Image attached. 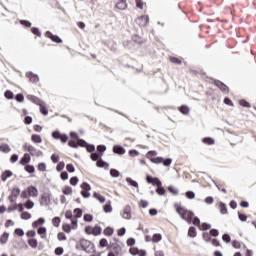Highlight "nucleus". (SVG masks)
I'll return each instance as SVG.
<instances>
[{"instance_id": "f257e3e1", "label": "nucleus", "mask_w": 256, "mask_h": 256, "mask_svg": "<svg viewBox=\"0 0 256 256\" xmlns=\"http://www.w3.org/2000/svg\"><path fill=\"white\" fill-rule=\"evenodd\" d=\"M146 158L154 163L155 165H164V167H171V163H173V159L171 158H163L161 156H157V151L150 150L146 153Z\"/></svg>"}, {"instance_id": "f03ea898", "label": "nucleus", "mask_w": 256, "mask_h": 256, "mask_svg": "<svg viewBox=\"0 0 256 256\" xmlns=\"http://www.w3.org/2000/svg\"><path fill=\"white\" fill-rule=\"evenodd\" d=\"M174 208L176 213L181 219H183V221H186L189 225L193 223V217H195V213L193 211L188 210L179 203H175Z\"/></svg>"}, {"instance_id": "7ed1b4c3", "label": "nucleus", "mask_w": 256, "mask_h": 256, "mask_svg": "<svg viewBox=\"0 0 256 256\" xmlns=\"http://www.w3.org/2000/svg\"><path fill=\"white\" fill-rule=\"evenodd\" d=\"M80 247L81 251H85V253H96L95 244L85 238H80Z\"/></svg>"}, {"instance_id": "20e7f679", "label": "nucleus", "mask_w": 256, "mask_h": 256, "mask_svg": "<svg viewBox=\"0 0 256 256\" xmlns=\"http://www.w3.org/2000/svg\"><path fill=\"white\" fill-rule=\"evenodd\" d=\"M106 151L107 146L100 144L97 146V150L90 155V159L92 161H99V159H103V155Z\"/></svg>"}, {"instance_id": "39448f33", "label": "nucleus", "mask_w": 256, "mask_h": 256, "mask_svg": "<svg viewBox=\"0 0 256 256\" xmlns=\"http://www.w3.org/2000/svg\"><path fill=\"white\" fill-rule=\"evenodd\" d=\"M24 151H27L32 157H43V151L37 150V148L33 147L31 144H24Z\"/></svg>"}, {"instance_id": "423d86ee", "label": "nucleus", "mask_w": 256, "mask_h": 256, "mask_svg": "<svg viewBox=\"0 0 256 256\" xmlns=\"http://www.w3.org/2000/svg\"><path fill=\"white\" fill-rule=\"evenodd\" d=\"M81 192L80 195L84 198V199H89V197H91V185L87 182H83L81 185Z\"/></svg>"}, {"instance_id": "0eeeda50", "label": "nucleus", "mask_w": 256, "mask_h": 256, "mask_svg": "<svg viewBox=\"0 0 256 256\" xmlns=\"http://www.w3.org/2000/svg\"><path fill=\"white\" fill-rule=\"evenodd\" d=\"M87 145V142L85 139H79V140H68V147H71L72 149H79V147H85Z\"/></svg>"}, {"instance_id": "6e6552de", "label": "nucleus", "mask_w": 256, "mask_h": 256, "mask_svg": "<svg viewBox=\"0 0 256 256\" xmlns=\"http://www.w3.org/2000/svg\"><path fill=\"white\" fill-rule=\"evenodd\" d=\"M19 195H21V189L18 186H14L11 190V194L8 196V201H10V203H15Z\"/></svg>"}, {"instance_id": "1a4fd4ad", "label": "nucleus", "mask_w": 256, "mask_h": 256, "mask_svg": "<svg viewBox=\"0 0 256 256\" xmlns=\"http://www.w3.org/2000/svg\"><path fill=\"white\" fill-rule=\"evenodd\" d=\"M212 81H213V85L218 87V89H220L222 93H229V86H227L225 83L217 79H212Z\"/></svg>"}, {"instance_id": "9d476101", "label": "nucleus", "mask_w": 256, "mask_h": 256, "mask_svg": "<svg viewBox=\"0 0 256 256\" xmlns=\"http://www.w3.org/2000/svg\"><path fill=\"white\" fill-rule=\"evenodd\" d=\"M51 203V194L49 192H44L40 197V205H45V207H49Z\"/></svg>"}, {"instance_id": "9b49d317", "label": "nucleus", "mask_w": 256, "mask_h": 256, "mask_svg": "<svg viewBox=\"0 0 256 256\" xmlns=\"http://www.w3.org/2000/svg\"><path fill=\"white\" fill-rule=\"evenodd\" d=\"M45 37H47V39H51V41H53V43H63V39H61V37L55 35V34H52L51 31H46L45 32Z\"/></svg>"}, {"instance_id": "f8f14e48", "label": "nucleus", "mask_w": 256, "mask_h": 256, "mask_svg": "<svg viewBox=\"0 0 256 256\" xmlns=\"http://www.w3.org/2000/svg\"><path fill=\"white\" fill-rule=\"evenodd\" d=\"M161 179H159V177H153L151 175H146V183H148V185H153L154 187H157V185L160 184Z\"/></svg>"}, {"instance_id": "ddd939ff", "label": "nucleus", "mask_w": 256, "mask_h": 256, "mask_svg": "<svg viewBox=\"0 0 256 256\" xmlns=\"http://www.w3.org/2000/svg\"><path fill=\"white\" fill-rule=\"evenodd\" d=\"M26 99H28V101H31L32 103H34V105H45V103L43 102V100H41L39 97L35 96V95H27Z\"/></svg>"}, {"instance_id": "4468645a", "label": "nucleus", "mask_w": 256, "mask_h": 256, "mask_svg": "<svg viewBox=\"0 0 256 256\" xmlns=\"http://www.w3.org/2000/svg\"><path fill=\"white\" fill-rule=\"evenodd\" d=\"M136 21L138 25H140V27H147V25H149V16L143 15L139 17Z\"/></svg>"}, {"instance_id": "2eb2a0df", "label": "nucleus", "mask_w": 256, "mask_h": 256, "mask_svg": "<svg viewBox=\"0 0 256 256\" xmlns=\"http://www.w3.org/2000/svg\"><path fill=\"white\" fill-rule=\"evenodd\" d=\"M31 163V155L29 153H25L23 157L19 160V165L25 167Z\"/></svg>"}, {"instance_id": "dca6fc26", "label": "nucleus", "mask_w": 256, "mask_h": 256, "mask_svg": "<svg viewBox=\"0 0 256 256\" xmlns=\"http://www.w3.org/2000/svg\"><path fill=\"white\" fill-rule=\"evenodd\" d=\"M112 151L115 155H125L126 153L125 148L119 144L114 145Z\"/></svg>"}, {"instance_id": "f3484780", "label": "nucleus", "mask_w": 256, "mask_h": 256, "mask_svg": "<svg viewBox=\"0 0 256 256\" xmlns=\"http://www.w3.org/2000/svg\"><path fill=\"white\" fill-rule=\"evenodd\" d=\"M155 191H156L157 195H159L160 197H163L167 193V190L163 186V182H160L159 184H157Z\"/></svg>"}, {"instance_id": "a211bd4d", "label": "nucleus", "mask_w": 256, "mask_h": 256, "mask_svg": "<svg viewBox=\"0 0 256 256\" xmlns=\"http://www.w3.org/2000/svg\"><path fill=\"white\" fill-rule=\"evenodd\" d=\"M96 167H98L99 169H109V163L103 160V158H99L96 161Z\"/></svg>"}, {"instance_id": "6ab92c4d", "label": "nucleus", "mask_w": 256, "mask_h": 256, "mask_svg": "<svg viewBox=\"0 0 256 256\" xmlns=\"http://www.w3.org/2000/svg\"><path fill=\"white\" fill-rule=\"evenodd\" d=\"M123 219L130 220L131 219V206L126 205L123 209V214H122Z\"/></svg>"}, {"instance_id": "aec40b11", "label": "nucleus", "mask_w": 256, "mask_h": 256, "mask_svg": "<svg viewBox=\"0 0 256 256\" xmlns=\"http://www.w3.org/2000/svg\"><path fill=\"white\" fill-rule=\"evenodd\" d=\"M26 77L31 81V83H38L39 81V75L33 73V72H27Z\"/></svg>"}, {"instance_id": "412c9836", "label": "nucleus", "mask_w": 256, "mask_h": 256, "mask_svg": "<svg viewBox=\"0 0 256 256\" xmlns=\"http://www.w3.org/2000/svg\"><path fill=\"white\" fill-rule=\"evenodd\" d=\"M27 190H28L30 197H37V195H39V190L34 185L28 186Z\"/></svg>"}, {"instance_id": "4be33fe9", "label": "nucleus", "mask_w": 256, "mask_h": 256, "mask_svg": "<svg viewBox=\"0 0 256 256\" xmlns=\"http://www.w3.org/2000/svg\"><path fill=\"white\" fill-rule=\"evenodd\" d=\"M107 249H108V251H111V249H113V251H115L116 255H119V249H121V248H120L119 244L110 242L108 244Z\"/></svg>"}, {"instance_id": "5701e85b", "label": "nucleus", "mask_w": 256, "mask_h": 256, "mask_svg": "<svg viewBox=\"0 0 256 256\" xmlns=\"http://www.w3.org/2000/svg\"><path fill=\"white\" fill-rule=\"evenodd\" d=\"M101 233H103V228H101V226L96 224L94 227H92V235L94 237H98V235H101Z\"/></svg>"}, {"instance_id": "b1692460", "label": "nucleus", "mask_w": 256, "mask_h": 256, "mask_svg": "<svg viewBox=\"0 0 256 256\" xmlns=\"http://www.w3.org/2000/svg\"><path fill=\"white\" fill-rule=\"evenodd\" d=\"M116 9H119L120 11H125L127 9V0H120L116 5Z\"/></svg>"}, {"instance_id": "393cba45", "label": "nucleus", "mask_w": 256, "mask_h": 256, "mask_svg": "<svg viewBox=\"0 0 256 256\" xmlns=\"http://www.w3.org/2000/svg\"><path fill=\"white\" fill-rule=\"evenodd\" d=\"M9 177H13V172L11 170H5L1 175V181L5 182Z\"/></svg>"}, {"instance_id": "a878e982", "label": "nucleus", "mask_w": 256, "mask_h": 256, "mask_svg": "<svg viewBox=\"0 0 256 256\" xmlns=\"http://www.w3.org/2000/svg\"><path fill=\"white\" fill-rule=\"evenodd\" d=\"M188 237L195 239V237H197V228L190 226L188 229Z\"/></svg>"}, {"instance_id": "bb28decb", "label": "nucleus", "mask_w": 256, "mask_h": 256, "mask_svg": "<svg viewBox=\"0 0 256 256\" xmlns=\"http://www.w3.org/2000/svg\"><path fill=\"white\" fill-rule=\"evenodd\" d=\"M29 247H31L32 249H37L39 242L37 241L36 238H29L27 241Z\"/></svg>"}, {"instance_id": "cd10ccee", "label": "nucleus", "mask_w": 256, "mask_h": 256, "mask_svg": "<svg viewBox=\"0 0 256 256\" xmlns=\"http://www.w3.org/2000/svg\"><path fill=\"white\" fill-rule=\"evenodd\" d=\"M103 233L106 237H111L115 233V229L111 226H107L104 230Z\"/></svg>"}, {"instance_id": "c85d7f7f", "label": "nucleus", "mask_w": 256, "mask_h": 256, "mask_svg": "<svg viewBox=\"0 0 256 256\" xmlns=\"http://www.w3.org/2000/svg\"><path fill=\"white\" fill-rule=\"evenodd\" d=\"M126 183H128V185H130V187H135V189H139V183L137 181L133 180V178H131V177L126 178Z\"/></svg>"}, {"instance_id": "c756f323", "label": "nucleus", "mask_w": 256, "mask_h": 256, "mask_svg": "<svg viewBox=\"0 0 256 256\" xmlns=\"http://www.w3.org/2000/svg\"><path fill=\"white\" fill-rule=\"evenodd\" d=\"M0 151L1 153H11V147L9 144L2 143L0 144Z\"/></svg>"}, {"instance_id": "7c9ffc66", "label": "nucleus", "mask_w": 256, "mask_h": 256, "mask_svg": "<svg viewBox=\"0 0 256 256\" xmlns=\"http://www.w3.org/2000/svg\"><path fill=\"white\" fill-rule=\"evenodd\" d=\"M202 143H204V145H215V138H213V137H204L202 139Z\"/></svg>"}, {"instance_id": "2f4dec72", "label": "nucleus", "mask_w": 256, "mask_h": 256, "mask_svg": "<svg viewBox=\"0 0 256 256\" xmlns=\"http://www.w3.org/2000/svg\"><path fill=\"white\" fill-rule=\"evenodd\" d=\"M37 233L41 236L42 239H45V235H47V228L45 226H40L37 229Z\"/></svg>"}, {"instance_id": "473e14b6", "label": "nucleus", "mask_w": 256, "mask_h": 256, "mask_svg": "<svg viewBox=\"0 0 256 256\" xmlns=\"http://www.w3.org/2000/svg\"><path fill=\"white\" fill-rule=\"evenodd\" d=\"M178 111H180L182 113V115H189V106L183 104L180 107H178Z\"/></svg>"}, {"instance_id": "72a5a7b5", "label": "nucleus", "mask_w": 256, "mask_h": 256, "mask_svg": "<svg viewBox=\"0 0 256 256\" xmlns=\"http://www.w3.org/2000/svg\"><path fill=\"white\" fill-rule=\"evenodd\" d=\"M93 197H94V199H97V201H99V203H105V201H106L105 196L101 195L99 192H94Z\"/></svg>"}, {"instance_id": "f704fd0d", "label": "nucleus", "mask_w": 256, "mask_h": 256, "mask_svg": "<svg viewBox=\"0 0 256 256\" xmlns=\"http://www.w3.org/2000/svg\"><path fill=\"white\" fill-rule=\"evenodd\" d=\"M31 141L33 143H43V138H41V135H39V134H32Z\"/></svg>"}, {"instance_id": "c9c22d12", "label": "nucleus", "mask_w": 256, "mask_h": 256, "mask_svg": "<svg viewBox=\"0 0 256 256\" xmlns=\"http://www.w3.org/2000/svg\"><path fill=\"white\" fill-rule=\"evenodd\" d=\"M24 171H26V173H29V175H33V173H35V166L31 164H26V166H24Z\"/></svg>"}, {"instance_id": "e433bc0d", "label": "nucleus", "mask_w": 256, "mask_h": 256, "mask_svg": "<svg viewBox=\"0 0 256 256\" xmlns=\"http://www.w3.org/2000/svg\"><path fill=\"white\" fill-rule=\"evenodd\" d=\"M9 241V232H4L0 237L1 245H5Z\"/></svg>"}, {"instance_id": "4c0bfd02", "label": "nucleus", "mask_w": 256, "mask_h": 256, "mask_svg": "<svg viewBox=\"0 0 256 256\" xmlns=\"http://www.w3.org/2000/svg\"><path fill=\"white\" fill-rule=\"evenodd\" d=\"M84 147H85L87 153H91V155H93V153H95V144H90L87 142V144H85Z\"/></svg>"}, {"instance_id": "58836bf2", "label": "nucleus", "mask_w": 256, "mask_h": 256, "mask_svg": "<svg viewBox=\"0 0 256 256\" xmlns=\"http://www.w3.org/2000/svg\"><path fill=\"white\" fill-rule=\"evenodd\" d=\"M4 97H5V99H8L9 101H11V100L15 99V94L11 90H6L4 92Z\"/></svg>"}, {"instance_id": "ea45409f", "label": "nucleus", "mask_w": 256, "mask_h": 256, "mask_svg": "<svg viewBox=\"0 0 256 256\" xmlns=\"http://www.w3.org/2000/svg\"><path fill=\"white\" fill-rule=\"evenodd\" d=\"M104 213H111L113 211V206H111V201L106 202L103 206Z\"/></svg>"}, {"instance_id": "a19ab883", "label": "nucleus", "mask_w": 256, "mask_h": 256, "mask_svg": "<svg viewBox=\"0 0 256 256\" xmlns=\"http://www.w3.org/2000/svg\"><path fill=\"white\" fill-rule=\"evenodd\" d=\"M219 209L221 215H227V204H225L224 202H219Z\"/></svg>"}, {"instance_id": "79ce46f5", "label": "nucleus", "mask_w": 256, "mask_h": 256, "mask_svg": "<svg viewBox=\"0 0 256 256\" xmlns=\"http://www.w3.org/2000/svg\"><path fill=\"white\" fill-rule=\"evenodd\" d=\"M163 239V235L161 233H155L152 236V243H159Z\"/></svg>"}, {"instance_id": "37998d69", "label": "nucleus", "mask_w": 256, "mask_h": 256, "mask_svg": "<svg viewBox=\"0 0 256 256\" xmlns=\"http://www.w3.org/2000/svg\"><path fill=\"white\" fill-rule=\"evenodd\" d=\"M74 217H75V219H81V217H83V209L75 208L74 209Z\"/></svg>"}, {"instance_id": "c03bdc74", "label": "nucleus", "mask_w": 256, "mask_h": 256, "mask_svg": "<svg viewBox=\"0 0 256 256\" xmlns=\"http://www.w3.org/2000/svg\"><path fill=\"white\" fill-rule=\"evenodd\" d=\"M98 247H99L100 249H104V247H109V242L107 241L106 238H102V239H100V241H99Z\"/></svg>"}, {"instance_id": "a18cd8bd", "label": "nucleus", "mask_w": 256, "mask_h": 256, "mask_svg": "<svg viewBox=\"0 0 256 256\" xmlns=\"http://www.w3.org/2000/svg\"><path fill=\"white\" fill-rule=\"evenodd\" d=\"M121 175V172L119 170L112 168L110 169V176L113 177L114 179H117Z\"/></svg>"}, {"instance_id": "49530a36", "label": "nucleus", "mask_w": 256, "mask_h": 256, "mask_svg": "<svg viewBox=\"0 0 256 256\" xmlns=\"http://www.w3.org/2000/svg\"><path fill=\"white\" fill-rule=\"evenodd\" d=\"M72 229H73V227L71 226V224L64 223L62 225V231H64V233H71Z\"/></svg>"}, {"instance_id": "de8ad7c7", "label": "nucleus", "mask_w": 256, "mask_h": 256, "mask_svg": "<svg viewBox=\"0 0 256 256\" xmlns=\"http://www.w3.org/2000/svg\"><path fill=\"white\" fill-rule=\"evenodd\" d=\"M132 41L134 43H137V45H142L143 38H141L139 35L135 34L134 36H132Z\"/></svg>"}, {"instance_id": "09e8293b", "label": "nucleus", "mask_w": 256, "mask_h": 256, "mask_svg": "<svg viewBox=\"0 0 256 256\" xmlns=\"http://www.w3.org/2000/svg\"><path fill=\"white\" fill-rule=\"evenodd\" d=\"M199 229L200 231H209V229H211V224L204 222L200 224Z\"/></svg>"}, {"instance_id": "8fccbe9b", "label": "nucleus", "mask_w": 256, "mask_h": 256, "mask_svg": "<svg viewBox=\"0 0 256 256\" xmlns=\"http://www.w3.org/2000/svg\"><path fill=\"white\" fill-rule=\"evenodd\" d=\"M24 207H25V209H33V207H35V202H33L31 199H28L24 203Z\"/></svg>"}, {"instance_id": "3c124183", "label": "nucleus", "mask_w": 256, "mask_h": 256, "mask_svg": "<svg viewBox=\"0 0 256 256\" xmlns=\"http://www.w3.org/2000/svg\"><path fill=\"white\" fill-rule=\"evenodd\" d=\"M192 225H195V227H201V219L197 216L192 217Z\"/></svg>"}, {"instance_id": "603ef678", "label": "nucleus", "mask_w": 256, "mask_h": 256, "mask_svg": "<svg viewBox=\"0 0 256 256\" xmlns=\"http://www.w3.org/2000/svg\"><path fill=\"white\" fill-rule=\"evenodd\" d=\"M239 105H241V107H245L246 109H251V103H249L247 100L245 99H241L239 101Z\"/></svg>"}, {"instance_id": "864d4df0", "label": "nucleus", "mask_w": 256, "mask_h": 256, "mask_svg": "<svg viewBox=\"0 0 256 256\" xmlns=\"http://www.w3.org/2000/svg\"><path fill=\"white\" fill-rule=\"evenodd\" d=\"M70 185H72V187H77V184L79 183V177L77 176H73L70 178L69 180Z\"/></svg>"}, {"instance_id": "5fc2aeb1", "label": "nucleus", "mask_w": 256, "mask_h": 256, "mask_svg": "<svg viewBox=\"0 0 256 256\" xmlns=\"http://www.w3.org/2000/svg\"><path fill=\"white\" fill-rule=\"evenodd\" d=\"M21 219H23L24 221H29V219H31V213L24 211L20 214Z\"/></svg>"}, {"instance_id": "6e6d98bb", "label": "nucleus", "mask_w": 256, "mask_h": 256, "mask_svg": "<svg viewBox=\"0 0 256 256\" xmlns=\"http://www.w3.org/2000/svg\"><path fill=\"white\" fill-rule=\"evenodd\" d=\"M63 195H72L73 188L71 186H65L62 190Z\"/></svg>"}, {"instance_id": "4d7b16f0", "label": "nucleus", "mask_w": 256, "mask_h": 256, "mask_svg": "<svg viewBox=\"0 0 256 256\" xmlns=\"http://www.w3.org/2000/svg\"><path fill=\"white\" fill-rule=\"evenodd\" d=\"M168 191L172 195H179V189L175 188L173 185L168 186Z\"/></svg>"}, {"instance_id": "13d9d810", "label": "nucleus", "mask_w": 256, "mask_h": 256, "mask_svg": "<svg viewBox=\"0 0 256 256\" xmlns=\"http://www.w3.org/2000/svg\"><path fill=\"white\" fill-rule=\"evenodd\" d=\"M52 225H54L55 227H59L61 225V217L55 216L52 219Z\"/></svg>"}, {"instance_id": "bf43d9fd", "label": "nucleus", "mask_w": 256, "mask_h": 256, "mask_svg": "<svg viewBox=\"0 0 256 256\" xmlns=\"http://www.w3.org/2000/svg\"><path fill=\"white\" fill-rule=\"evenodd\" d=\"M63 169H65V162L64 161L58 162L56 166V171H58V173H61Z\"/></svg>"}, {"instance_id": "052dcab7", "label": "nucleus", "mask_w": 256, "mask_h": 256, "mask_svg": "<svg viewBox=\"0 0 256 256\" xmlns=\"http://www.w3.org/2000/svg\"><path fill=\"white\" fill-rule=\"evenodd\" d=\"M38 171H41L44 173V171H47V164L45 162H40L37 166Z\"/></svg>"}, {"instance_id": "680f3d73", "label": "nucleus", "mask_w": 256, "mask_h": 256, "mask_svg": "<svg viewBox=\"0 0 256 256\" xmlns=\"http://www.w3.org/2000/svg\"><path fill=\"white\" fill-rule=\"evenodd\" d=\"M211 234L209 232L202 233V238L206 241V243H211Z\"/></svg>"}, {"instance_id": "e2e57ef3", "label": "nucleus", "mask_w": 256, "mask_h": 256, "mask_svg": "<svg viewBox=\"0 0 256 256\" xmlns=\"http://www.w3.org/2000/svg\"><path fill=\"white\" fill-rule=\"evenodd\" d=\"M39 107H40V113L42 115L44 116L49 115V109H47L44 104H41Z\"/></svg>"}, {"instance_id": "0e129e2a", "label": "nucleus", "mask_w": 256, "mask_h": 256, "mask_svg": "<svg viewBox=\"0 0 256 256\" xmlns=\"http://www.w3.org/2000/svg\"><path fill=\"white\" fill-rule=\"evenodd\" d=\"M83 220L85 223H91V221H93V216L89 213H86L83 215Z\"/></svg>"}, {"instance_id": "69168bd1", "label": "nucleus", "mask_w": 256, "mask_h": 256, "mask_svg": "<svg viewBox=\"0 0 256 256\" xmlns=\"http://www.w3.org/2000/svg\"><path fill=\"white\" fill-rule=\"evenodd\" d=\"M31 33L35 35L36 37H41V30L37 27L31 28Z\"/></svg>"}, {"instance_id": "338daca9", "label": "nucleus", "mask_w": 256, "mask_h": 256, "mask_svg": "<svg viewBox=\"0 0 256 256\" xmlns=\"http://www.w3.org/2000/svg\"><path fill=\"white\" fill-rule=\"evenodd\" d=\"M14 235H17V237H23L25 235V231H23L22 228H16L14 230Z\"/></svg>"}, {"instance_id": "774afa93", "label": "nucleus", "mask_w": 256, "mask_h": 256, "mask_svg": "<svg viewBox=\"0 0 256 256\" xmlns=\"http://www.w3.org/2000/svg\"><path fill=\"white\" fill-rule=\"evenodd\" d=\"M222 241H224V243H231V236L227 233H224L222 235Z\"/></svg>"}]
</instances>
